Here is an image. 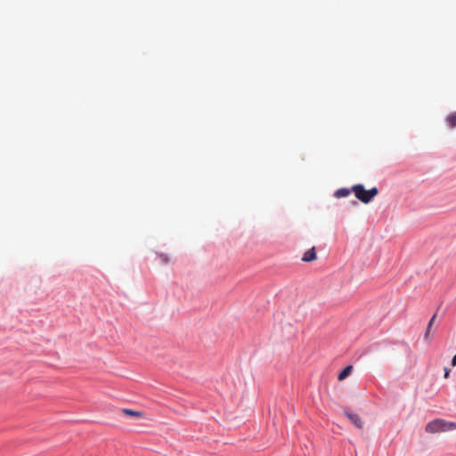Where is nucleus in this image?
<instances>
[{"mask_svg":"<svg viewBox=\"0 0 456 456\" xmlns=\"http://www.w3.org/2000/svg\"><path fill=\"white\" fill-rule=\"evenodd\" d=\"M456 429V423L443 419H436L426 425L425 430L429 434L446 432Z\"/></svg>","mask_w":456,"mask_h":456,"instance_id":"f257e3e1","label":"nucleus"},{"mask_svg":"<svg viewBox=\"0 0 456 456\" xmlns=\"http://www.w3.org/2000/svg\"><path fill=\"white\" fill-rule=\"evenodd\" d=\"M352 191H354L355 197L362 201V203H369L371 200L376 197L379 193V190L376 187L371 188L370 190H365L362 184H356L352 187Z\"/></svg>","mask_w":456,"mask_h":456,"instance_id":"f03ea898","label":"nucleus"},{"mask_svg":"<svg viewBox=\"0 0 456 456\" xmlns=\"http://www.w3.org/2000/svg\"><path fill=\"white\" fill-rule=\"evenodd\" d=\"M346 415L350 419V421L357 428H362L363 422L361 419V417L356 413L352 412H346Z\"/></svg>","mask_w":456,"mask_h":456,"instance_id":"7ed1b4c3","label":"nucleus"},{"mask_svg":"<svg viewBox=\"0 0 456 456\" xmlns=\"http://www.w3.org/2000/svg\"><path fill=\"white\" fill-rule=\"evenodd\" d=\"M317 258L315 247L311 248L307 251L305 252L302 260L304 262H312Z\"/></svg>","mask_w":456,"mask_h":456,"instance_id":"20e7f679","label":"nucleus"},{"mask_svg":"<svg viewBox=\"0 0 456 456\" xmlns=\"http://www.w3.org/2000/svg\"><path fill=\"white\" fill-rule=\"evenodd\" d=\"M353 370V366L352 365H348L346 366L339 374H338V380L342 381L344 380L345 379H346L352 372Z\"/></svg>","mask_w":456,"mask_h":456,"instance_id":"39448f33","label":"nucleus"},{"mask_svg":"<svg viewBox=\"0 0 456 456\" xmlns=\"http://www.w3.org/2000/svg\"><path fill=\"white\" fill-rule=\"evenodd\" d=\"M448 126L452 128L456 126V111L449 114L446 118Z\"/></svg>","mask_w":456,"mask_h":456,"instance_id":"423d86ee","label":"nucleus"},{"mask_svg":"<svg viewBox=\"0 0 456 456\" xmlns=\"http://www.w3.org/2000/svg\"><path fill=\"white\" fill-rule=\"evenodd\" d=\"M350 192H351L350 190H348L346 188H342V189H338V191H336L335 196L337 198L347 197L350 194Z\"/></svg>","mask_w":456,"mask_h":456,"instance_id":"0eeeda50","label":"nucleus"},{"mask_svg":"<svg viewBox=\"0 0 456 456\" xmlns=\"http://www.w3.org/2000/svg\"><path fill=\"white\" fill-rule=\"evenodd\" d=\"M123 412L126 415L133 416V417H142V411H136L129 409H124Z\"/></svg>","mask_w":456,"mask_h":456,"instance_id":"6e6552de","label":"nucleus"},{"mask_svg":"<svg viewBox=\"0 0 456 456\" xmlns=\"http://www.w3.org/2000/svg\"><path fill=\"white\" fill-rule=\"evenodd\" d=\"M436 314H434V315L432 316L431 320L429 321L428 325V329H431V326H432V324H433V322H434V321H435V319H436Z\"/></svg>","mask_w":456,"mask_h":456,"instance_id":"1a4fd4ad","label":"nucleus"},{"mask_svg":"<svg viewBox=\"0 0 456 456\" xmlns=\"http://www.w3.org/2000/svg\"><path fill=\"white\" fill-rule=\"evenodd\" d=\"M160 257H161V260H162L163 263H167L168 262V258H167V256L161 255Z\"/></svg>","mask_w":456,"mask_h":456,"instance_id":"9d476101","label":"nucleus"},{"mask_svg":"<svg viewBox=\"0 0 456 456\" xmlns=\"http://www.w3.org/2000/svg\"><path fill=\"white\" fill-rule=\"evenodd\" d=\"M429 331H430V329L427 328V330L425 332V338H428L429 337Z\"/></svg>","mask_w":456,"mask_h":456,"instance_id":"9b49d317","label":"nucleus"},{"mask_svg":"<svg viewBox=\"0 0 456 456\" xmlns=\"http://www.w3.org/2000/svg\"><path fill=\"white\" fill-rule=\"evenodd\" d=\"M452 366H455L456 365V354L453 356L452 360Z\"/></svg>","mask_w":456,"mask_h":456,"instance_id":"f8f14e48","label":"nucleus"},{"mask_svg":"<svg viewBox=\"0 0 456 456\" xmlns=\"http://www.w3.org/2000/svg\"><path fill=\"white\" fill-rule=\"evenodd\" d=\"M444 377L445 378H448L449 377V370L448 369H444Z\"/></svg>","mask_w":456,"mask_h":456,"instance_id":"ddd939ff","label":"nucleus"}]
</instances>
